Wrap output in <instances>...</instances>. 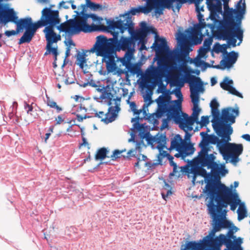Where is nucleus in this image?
<instances>
[{"instance_id": "de8ad7c7", "label": "nucleus", "mask_w": 250, "mask_h": 250, "mask_svg": "<svg viewBox=\"0 0 250 250\" xmlns=\"http://www.w3.org/2000/svg\"><path fill=\"white\" fill-rule=\"evenodd\" d=\"M195 6L196 7V11L197 13H200L201 11H204V6L201 5V3L203 0H194Z\"/></svg>"}, {"instance_id": "f257e3e1", "label": "nucleus", "mask_w": 250, "mask_h": 250, "mask_svg": "<svg viewBox=\"0 0 250 250\" xmlns=\"http://www.w3.org/2000/svg\"><path fill=\"white\" fill-rule=\"evenodd\" d=\"M240 202L237 194L233 193L231 188L223 184L218 186L217 191L209 197L207 205L208 213L213 219V234L222 229L230 227V222L225 219L227 211L223 208L230 205V209L234 211Z\"/></svg>"}, {"instance_id": "f3484780", "label": "nucleus", "mask_w": 250, "mask_h": 250, "mask_svg": "<svg viewBox=\"0 0 250 250\" xmlns=\"http://www.w3.org/2000/svg\"><path fill=\"white\" fill-rule=\"evenodd\" d=\"M221 147L220 153L224 158H230V155L239 156L243 150V146L242 144L230 143L229 142H225L224 145Z\"/></svg>"}, {"instance_id": "a19ab883", "label": "nucleus", "mask_w": 250, "mask_h": 250, "mask_svg": "<svg viewBox=\"0 0 250 250\" xmlns=\"http://www.w3.org/2000/svg\"><path fill=\"white\" fill-rule=\"evenodd\" d=\"M171 1H173L175 3V9L177 10L178 11H179L180 8H181L182 4L187 2V1H189L190 3H194V0H170Z\"/></svg>"}, {"instance_id": "4468645a", "label": "nucleus", "mask_w": 250, "mask_h": 250, "mask_svg": "<svg viewBox=\"0 0 250 250\" xmlns=\"http://www.w3.org/2000/svg\"><path fill=\"white\" fill-rule=\"evenodd\" d=\"M21 20L23 21L24 22H25L23 26V29H25V31L23 36L19 40V44L25 42H30L34 37L36 30L39 28L36 22H32V20L30 17L21 19Z\"/></svg>"}, {"instance_id": "13d9d810", "label": "nucleus", "mask_w": 250, "mask_h": 250, "mask_svg": "<svg viewBox=\"0 0 250 250\" xmlns=\"http://www.w3.org/2000/svg\"><path fill=\"white\" fill-rule=\"evenodd\" d=\"M194 63L196 66H199L202 64H204L205 65H209L208 63L204 62V61H201L200 59H197L195 60Z\"/></svg>"}, {"instance_id": "473e14b6", "label": "nucleus", "mask_w": 250, "mask_h": 250, "mask_svg": "<svg viewBox=\"0 0 250 250\" xmlns=\"http://www.w3.org/2000/svg\"><path fill=\"white\" fill-rule=\"evenodd\" d=\"M152 7L150 4V1H147V5L146 6H140L139 8H132L128 12V13L125 14V15L127 14L129 16V14L132 15H135L138 13L142 12L145 14H147L151 12Z\"/></svg>"}, {"instance_id": "774afa93", "label": "nucleus", "mask_w": 250, "mask_h": 250, "mask_svg": "<svg viewBox=\"0 0 250 250\" xmlns=\"http://www.w3.org/2000/svg\"><path fill=\"white\" fill-rule=\"evenodd\" d=\"M242 137L248 142H250V135L248 134H244Z\"/></svg>"}, {"instance_id": "2f4dec72", "label": "nucleus", "mask_w": 250, "mask_h": 250, "mask_svg": "<svg viewBox=\"0 0 250 250\" xmlns=\"http://www.w3.org/2000/svg\"><path fill=\"white\" fill-rule=\"evenodd\" d=\"M185 141L182 139L180 135H176L171 139V145L169 149H175V150H180Z\"/></svg>"}, {"instance_id": "09e8293b", "label": "nucleus", "mask_w": 250, "mask_h": 250, "mask_svg": "<svg viewBox=\"0 0 250 250\" xmlns=\"http://www.w3.org/2000/svg\"><path fill=\"white\" fill-rule=\"evenodd\" d=\"M84 5L93 10L98 9L101 6L99 4L92 2L90 0H86V4Z\"/></svg>"}, {"instance_id": "ddd939ff", "label": "nucleus", "mask_w": 250, "mask_h": 250, "mask_svg": "<svg viewBox=\"0 0 250 250\" xmlns=\"http://www.w3.org/2000/svg\"><path fill=\"white\" fill-rule=\"evenodd\" d=\"M42 14L41 20L36 22V23L39 28L47 26L43 30L45 35H57L54 31V27L60 22L59 11L45 8L42 10Z\"/></svg>"}, {"instance_id": "4be33fe9", "label": "nucleus", "mask_w": 250, "mask_h": 250, "mask_svg": "<svg viewBox=\"0 0 250 250\" xmlns=\"http://www.w3.org/2000/svg\"><path fill=\"white\" fill-rule=\"evenodd\" d=\"M217 135L221 138V139H219V138L214 135H208L205 138L208 142V144H211L213 145H217V147L218 148L220 153L221 151V146H222L225 142H229L231 140L230 135L231 134H226L219 135L217 133H216Z\"/></svg>"}, {"instance_id": "864d4df0", "label": "nucleus", "mask_w": 250, "mask_h": 250, "mask_svg": "<svg viewBox=\"0 0 250 250\" xmlns=\"http://www.w3.org/2000/svg\"><path fill=\"white\" fill-rule=\"evenodd\" d=\"M209 123V118L207 116H203L201 117L200 124L201 126H206Z\"/></svg>"}, {"instance_id": "e433bc0d", "label": "nucleus", "mask_w": 250, "mask_h": 250, "mask_svg": "<svg viewBox=\"0 0 250 250\" xmlns=\"http://www.w3.org/2000/svg\"><path fill=\"white\" fill-rule=\"evenodd\" d=\"M86 55L84 53L78 52L76 55V64L82 69L84 67V64L86 62Z\"/></svg>"}, {"instance_id": "bf43d9fd", "label": "nucleus", "mask_w": 250, "mask_h": 250, "mask_svg": "<svg viewBox=\"0 0 250 250\" xmlns=\"http://www.w3.org/2000/svg\"><path fill=\"white\" fill-rule=\"evenodd\" d=\"M105 87L104 86V85H98L96 87V91L99 92L100 94H102V93L104 91V90L105 89Z\"/></svg>"}, {"instance_id": "052dcab7", "label": "nucleus", "mask_w": 250, "mask_h": 250, "mask_svg": "<svg viewBox=\"0 0 250 250\" xmlns=\"http://www.w3.org/2000/svg\"><path fill=\"white\" fill-rule=\"evenodd\" d=\"M176 150L178 152V153H176L174 155L175 157H176V158H179L181 157L182 159H184L185 158V157L184 156L183 152H182L181 150Z\"/></svg>"}, {"instance_id": "39448f33", "label": "nucleus", "mask_w": 250, "mask_h": 250, "mask_svg": "<svg viewBox=\"0 0 250 250\" xmlns=\"http://www.w3.org/2000/svg\"><path fill=\"white\" fill-rule=\"evenodd\" d=\"M91 51L96 52V55L102 57V62L105 63L107 73H113L114 74L121 75L123 74V66L119 58L116 56V52L112 47H108L96 39V42Z\"/></svg>"}, {"instance_id": "a18cd8bd", "label": "nucleus", "mask_w": 250, "mask_h": 250, "mask_svg": "<svg viewBox=\"0 0 250 250\" xmlns=\"http://www.w3.org/2000/svg\"><path fill=\"white\" fill-rule=\"evenodd\" d=\"M46 103L48 106L51 108H55L57 110L58 112L62 110V108L59 107L55 102L52 101L49 98H47V99Z\"/></svg>"}, {"instance_id": "6e6552de", "label": "nucleus", "mask_w": 250, "mask_h": 250, "mask_svg": "<svg viewBox=\"0 0 250 250\" xmlns=\"http://www.w3.org/2000/svg\"><path fill=\"white\" fill-rule=\"evenodd\" d=\"M186 80L190 85V98L193 104V112L190 117L187 113L183 112H182V115L181 116L182 120L187 121L190 119L194 121V123L198 120L199 114L201 111V109L198 106L199 102V92L203 91L204 88L202 86V82L199 77L190 74H187Z\"/></svg>"}, {"instance_id": "0eeeda50", "label": "nucleus", "mask_w": 250, "mask_h": 250, "mask_svg": "<svg viewBox=\"0 0 250 250\" xmlns=\"http://www.w3.org/2000/svg\"><path fill=\"white\" fill-rule=\"evenodd\" d=\"M117 28L114 29H107L105 32L110 33L113 35V38L107 39L104 36H97L96 39L101 42L108 47H112L116 52L117 51L121 50L123 51H127L125 55L128 54V56H132L133 52L134 50L135 46V43L132 39L127 37L122 36L120 40H118L119 31Z\"/></svg>"}, {"instance_id": "603ef678", "label": "nucleus", "mask_w": 250, "mask_h": 250, "mask_svg": "<svg viewBox=\"0 0 250 250\" xmlns=\"http://www.w3.org/2000/svg\"><path fill=\"white\" fill-rule=\"evenodd\" d=\"M228 91L231 94L237 96L240 98H243L242 95L238 91H237L236 89L232 86H231L230 87H229V90Z\"/></svg>"}, {"instance_id": "6ab92c4d", "label": "nucleus", "mask_w": 250, "mask_h": 250, "mask_svg": "<svg viewBox=\"0 0 250 250\" xmlns=\"http://www.w3.org/2000/svg\"><path fill=\"white\" fill-rule=\"evenodd\" d=\"M215 156L213 154H210V157L208 159L203 160L199 163H197V165H199L202 167H207L208 169H211V173H210L211 179L214 178L215 179H219V174L220 173V167L219 165L215 162H214Z\"/></svg>"}, {"instance_id": "9d476101", "label": "nucleus", "mask_w": 250, "mask_h": 250, "mask_svg": "<svg viewBox=\"0 0 250 250\" xmlns=\"http://www.w3.org/2000/svg\"><path fill=\"white\" fill-rule=\"evenodd\" d=\"M212 231L213 229L209 235L204 238L202 243H197L195 241L188 242L185 245L181 246V250H220V247L225 239V236L221 234L219 236L214 237L215 233L213 234Z\"/></svg>"}, {"instance_id": "cd10ccee", "label": "nucleus", "mask_w": 250, "mask_h": 250, "mask_svg": "<svg viewBox=\"0 0 250 250\" xmlns=\"http://www.w3.org/2000/svg\"><path fill=\"white\" fill-rule=\"evenodd\" d=\"M113 95L112 93L105 89L99 96V98L100 99L107 100L108 101V104L109 106H111V105L116 106V104H118V106L120 107V99L117 98L116 99H113Z\"/></svg>"}, {"instance_id": "8fccbe9b", "label": "nucleus", "mask_w": 250, "mask_h": 250, "mask_svg": "<svg viewBox=\"0 0 250 250\" xmlns=\"http://www.w3.org/2000/svg\"><path fill=\"white\" fill-rule=\"evenodd\" d=\"M212 39L211 37L208 38V39H205L204 42L203 46L205 48H207L208 50H209L210 48V45L212 44Z\"/></svg>"}, {"instance_id": "9b49d317", "label": "nucleus", "mask_w": 250, "mask_h": 250, "mask_svg": "<svg viewBox=\"0 0 250 250\" xmlns=\"http://www.w3.org/2000/svg\"><path fill=\"white\" fill-rule=\"evenodd\" d=\"M182 170L186 173L188 178H191L193 184L195 183L197 175H201L205 178L207 183L205 192L209 197L217 191V187L216 186L213 180L211 179L210 173H208L206 170L203 167H189L188 165L181 167Z\"/></svg>"}, {"instance_id": "6e6d98bb", "label": "nucleus", "mask_w": 250, "mask_h": 250, "mask_svg": "<svg viewBox=\"0 0 250 250\" xmlns=\"http://www.w3.org/2000/svg\"><path fill=\"white\" fill-rule=\"evenodd\" d=\"M219 104L215 99L212 100L210 104L211 110L218 109Z\"/></svg>"}, {"instance_id": "37998d69", "label": "nucleus", "mask_w": 250, "mask_h": 250, "mask_svg": "<svg viewBox=\"0 0 250 250\" xmlns=\"http://www.w3.org/2000/svg\"><path fill=\"white\" fill-rule=\"evenodd\" d=\"M238 213V219L241 220L244 219L246 216V209L244 207H242L241 205L240 206L239 208L237 210Z\"/></svg>"}, {"instance_id": "a878e982", "label": "nucleus", "mask_w": 250, "mask_h": 250, "mask_svg": "<svg viewBox=\"0 0 250 250\" xmlns=\"http://www.w3.org/2000/svg\"><path fill=\"white\" fill-rule=\"evenodd\" d=\"M0 10V24L5 25L9 21H14L18 19L13 9L8 10Z\"/></svg>"}, {"instance_id": "423d86ee", "label": "nucleus", "mask_w": 250, "mask_h": 250, "mask_svg": "<svg viewBox=\"0 0 250 250\" xmlns=\"http://www.w3.org/2000/svg\"><path fill=\"white\" fill-rule=\"evenodd\" d=\"M228 19L224 20V22L221 25L218 30V35L223 40H227L229 45L233 47L236 45L237 38L239 45L243 38V30L240 27V20L236 21L235 18H232V14L228 13Z\"/></svg>"}, {"instance_id": "58836bf2", "label": "nucleus", "mask_w": 250, "mask_h": 250, "mask_svg": "<svg viewBox=\"0 0 250 250\" xmlns=\"http://www.w3.org/2000/svg\"><path fill=\"white\" fill-rule=\"evenodd\" d=\"M107 150L105 147H102L97 151L95 158L96 160H104L106 157Z\"/></svg>"}, {"instance_id": "a211bd4d", "label": "nucleus", "mask_w": 250, "mask_h": 250, "mask_svg": "<svg viewBox=\"0 0 250 250\" xmlns=\"http://www.w3.org/2000/svg\"><path fill=\"white\" fill-rule=\"evenodd\" d=\"M116 105L109 106L106 113L104 111L96 112L94 117L101 119V121L105 124L113 122L116 120L120 110V107L118 106V104Z\"/></svg>"}, {"instance_id": "c9c22d12", "label": "nucleus", "mask_w": 250, "mask_h": 250, "mask_svg": "<svg viewBox=\"0 0 250 250\" xmlns=\"http://www.w3.org/2000/svg\"><path fill=\"white\" fill-rule=\"evenodd\" d=\"M155 142L157 144V148L158 150L164 149L167 148L166 146L167 138L165 135L161 134L155 138Z\"/></svg>"}, {"instance_id": "4d7b16f0", "label": "nucleus", "mask_w": 250, "mask_h": 250, "mask_svg": "<svg viewBox=\"0 0 250 250\" xmlns=\"http://www.w3.org/2000/svg\"><path fill=\"white\" fill-rule=\"evenodd\" d=\"M139 120H142L141 119V117H139V115H138L135 118H132L131 121L133 124L134 127H137L139 125Z\"/></svg>"}, {"instance_id": "1a4fd4ad", "label": "nucleus", "mask_w": 250, "mask_h": 250, "mask_svg": "<svg viewBox=\"0 0 250 250\" xmlns=\"http://www.w3.org/2000/svg\"><path fill=\"white\" fill-rule=\"evenodd\" d=\"M157 63V67L151 65L146 70L145 79L147 82L158 83L166 74L174 75L178 71L175 62L158 61Z\"/></svg>"}, {"instance_id": "bb28decb", "label": "nucleus", "mask_w": 250, "mask_h": 250, "mask_svg": "<svg viewBox=\"0 0 250 250\" xmlns=\"http://www.w3.org/2000/svg\"><path fill=\"white\" fill-rule=\"evenodd\" d=\"M238 57V53L232 51L227 53L225 59L222 60L220 63L224 66V68H229L236 62Z\"/></svg>"}, {"instance_id": "dca6fc26", "label": "nucleus", "mask_w": 250, "mask_h": 250, "mask_svg": "<svg viewBox=\"0 0 250 250\" xmlns=\"http://www.w3.org/2000/svg\"><path fill=\"white\" fill-rule=\"evenodd\" d=\"M197 17L199 22L194 25L190 33L191 40L195 45L201 43L204 37L201 33V30L206 26L203 15L201 12L197 13Z\"/></svg>"}, {"instance_id": "2eb2a0df", "label": "nucleus", "mask_w": 250, "mask_h": 250, "mask_svg": "<svg viewBox=\"0 0 250 250\" xmlns=\"http://www.w3.org/2000/svg\"><path fill=\"white\" fill-rule=\"evenodd\" d=\"M222 0L224 2V9L225 11L224 20L228 19V13H231L232 14V18H236L237 21L240 20V23L243 15L246 11L245 2H244L242 3V0H239L236 5V9H233L232 8H229V7L228 3L229 0Z\"/></svg>"}, {"instance_id": "3c124183", "label": "nucleus", "mask_w": 250, "mask_h": 250, "mask_svg": "<svg viewBox=\"0 0 250 250\" xmlns=\"http://www.w3.org/2000/svg\"><path fill=\"white\" fill-rule=\"evenodd\" d=\"M208 51L209 50L208 49L204 47H201L198 50V56L200 58L204 57Z\"/></svg>"}, {"instance_id": "c85d7f7f", "label": "nucleus", "mask_w": 250, "mask_h": 250, "mask_svg": "<svg viewBox=\"0 0 250 250\" xmlns=\"http://www.w3.org/2000/svg\"><path fill=\"white\" fill-rule=\"evenodd\" d=\"M206 3L211 13L216 14L222 12L221 0H207Z\"/></svg>"}, {"instance_id": "69168bd1", "label": "nucleus", "mask_w": 250, "mask_h": 250, "mask_svg": "<svg viewBox=\"0 0 250 250\" xmlns=\"http://www.w3.org/2000/svg\"><path fill=\"white\" fill-rule=\"evenodd\" d=\"M25 107L26 108H27V113L30 114L31 115L32 114H31V112L32 111V110H33V107L31 105L26 104V105L25 106Z\"/></svg>"}, {"instance_id": "7ed1b4c3", "label": "nucleus", "mask_w": 250, "mask_h": 250, "mask_svg": "<svg viewBox=\"0 0 250 250\" xmlns=\"http://www.w3.org/2000/svg\"><path fill=\"white\" fill-rule=\"evenodd\" d=\"M83 8L81 12L82 15L78 16L73 20L74 25V31L76 34L80 32L89 33L94 31H105L109 29L111 20H106L105 26L101 23L103 20L102 18L99 17L94 14H86L84 11L85 7V5H82Z\"/></svg>"}, {"instance_id": "ea45409f", "label": "nucleus", "mask_w": 250, "mask_h": 250, "mask_svg": "<svg viewBox=\"0 0 250 250\" xmlns=\"http://www.w3.org/2000/svg\"><path fill=\"white\" fill-rule=\"evenodd\" d=\"M144 104L143 105L144 109H146V112L148 111V106L152 103L151 99V94L149 93H147L143 95Z\"/></svg>"}, {"instance_id": "b1692460", "label": "nucleus", "mask_w": 250, "mask_h": 250, "mask_svg": "<svg viewBox=\"0 0 250 250\" xmlns=\"http://www.w3.org/2000/svg\"><path fill=\"white\" fill-rule=\"evenodd\" d=\"M179 41L181 42V54L177 55V59L179 61H182L184 57L188 55L191 49L189 42L186 40V36L185 34H182L179 37Z\"/></svg>"}, {"instance_id": "5701e85b", "label": "nucleus", "mask_w": 250, "mask_h": 250, "mask_svg": "<svg viewBox=\"0 0 250 250\" xmlns=\"http://www.w3.org/2000/svg\"><path fill=\"white\" fill-rule=\"evenodd\" d=\"M45 38L47 42L46 47L47 51L44 55L52 53L54 55L55 61H56L58 55L57 48L52 47V46L53 43H56L58 41H60L61 37L60 35H45Z\"/></svg>"}, {"instance_id": "49530a36", "label": "nucleus", "mask_w": 250, "mask_h": 250, "mask_svg": "<svg viewBox=\"0 0 250 250\" xmlns=\"http://www.w3.org/2000/svg\"><path fill=\"white\" fill-rule=\"evenodd\" d=\"M159 153L157 157L158 161L159 164H162L163 159L166 157H167L169 154L167 153V151L163 150V149L159 150Z\"/></svg>"}, {"instance_id": "e2e57ef3", "label": "nucleus", "mask_w": 250, "mask_h": 250, "mask_svg": "<svg viewBox=\"0 0 250 250\" xmlns=\"http://www.w3.org/2000/svg\"><path fill=\"white\" fill-rule=\"evenodd\" d=\"M64 83L66 84H70L74 83V81L73 78L70 79V78L68 77L65 79Z\"/></svg>"}, {"instance_id": "aec40b11", "label": "nucleus", "mask_w": 250, "mask_h": 250, "mask_svg": "<svg viewBox=\"0 0 250 250\" xmlns=\"http://www.w3.org/2000/svg\"><path fill=\"white\" fill-rule=\"evenodd\" d=\"M128 54L125 55L121 58H118L117 61H120L123 66H125L126 70H123V74H125L126 78L129 77L128 73L131 75L138 74L140 71V67L136 64H133L131 62L132 56H128L126 57Z\"/></svg>"}, {"instance_id": "79ce46f5", "label": "nucleus", "mask_w": 250, "mask_h": 250, "mask_svg": "<svg viewBox=\"0 0 250 250\" xmlns=\"http://www.w3.org/2000/svg\"><path fill=\"white\" fill-rule=\"evenodd\" d=\"M232 84L233 81L232 80H229L227 78H226L224 82L221 83L220 85L223 89L228 91Z\"/></svg>"}, {"instance_id": "7c9ffc66", "label": "nucleus", "mask_w": 250, "mask_h": 250, "mask_svg": "<svg viewBox=\"0 0 250 250\" xmlns=\"http://www.w3.org/2000/svg\"><path fill=\"white\" fill-rule=\"evenodd\" d=\"M13 22L16 24V30L6 31L5 32V34L7 37L15 35L22 32L23 30V26H24L25 22H24V21L21 20V19L19 20H17L13 21Z\"/></svg>"}, {"instance_id": "c03bdc74", "label": "nucleus", "mask_w": 250, "mask_h": 250, "mask_svg": "<svg viewBox=\"0 0 250 250\" xmlns=\"http://www.w3.org/2000/svg\"><path fill=\"white\" fill-rule=\"evenodd\" d=\"M167 157L169 161L170 165L171 166H173V172L170 173V175L173 176L176 174V172H178V171L177 170L176 164L173 162V159H174L173 157L172 156H171V155H170L169 154L168 155V156Z\"/></svg>"}, {"instance_id": "393cba45", "label": "nucleus", "mask_w": 250, "mask_h": 250, "mask_svg": "<svg viewBox=\"0 0 250 250\" xmlns=\"http://www.w3.org/2000/svg\"><path fill=\"white\" fill-rule=\"evenodd\" d=\"M208 143L206 138L201 143L200 146L201 148V151L198 153V155L194 160V163L197 164L203 160H205L210 157V154L208 155V152L210 150L208 146Z\"/></svg>"}, {"instance_id": "72a5a7b5", "label": "nucleus", "mask_w": 250, "mask_h": 250, "mask_svg": "<svg viewBox=\"0 0 250 250\" xmlns=\"http://www.w3.org/2000/svg\"><path fill=\"white\" fill-rule=\"evenodd\" d=\"M130 108L131 111L133 112L134 115H139L141 113H142V116L141 117V119H143L147 116V114L146 111V109H144V107L143 106L142 108L140 109H137V105L136 103L134 102H132L130 103L129 104Z\"/></svg>"}, {"instance_id": "4c0bfd02", "label": "nucleus", "mask_w": 250, "mask_h": 250, "mask_svg": "<svg viewBox=\"0 0 250 250\" xmlns=\"http://www.w3.org/2000/svg\"><path fill=\"white\" fill-rule=\"evenodd\" d=\"M80 110V111L82 112V113H80L79 112H78L76 114V119L77 120V121L78 122H82L83 121V119L91 118V116H86V112L87 111V109L85 108H84V107L82 108L81 106Z\"/></svg>"}, {"instance_id": "f8f14e48", "label": "nucleus", "mask_w": 250, "mask_h": 250, "mask_svg": "<svg viewBox=\"0 0 250 250\" xmlns=\"http://www.w3.org/2000/svg\"><path fill=\"white\" fill-rule=\"evenodd\" d=\"M114 28H117L121 33H123L127 30L128 33L131 35V37L129 38L132 39L135 44L137 41L141 39L144 36V33L142 31H134V24L131 21V17H129L127 14L123 15L117 21L113 20H111L109 29H113Z\"/></svg>"}, {"instance_id": "c756f323", "label": "nucleus", "mask_w": 250, "mask_h": 250, "mask_svg": "<svg viewBox=\"0 0 250 250\" xmlns=\"http://www.w3.org/2000/svg\"><path fill=\"white\" fill-rule=\"evenodd\" d=\"M57 29L61 32H64L71 34H76L75 31H74L73 20H69L61 23L57 27Z\"/></svg>"}, {"instance_id": "f03ea898", "label": "nucleus", "mask_w": 250, "mask_h": 250, "mask_svg": "<svg viewBox=\"0 0 250 250\" xmlns=\"http://www.w3.org/2000/svg\"><path fill=\"white\" fill-rule=\"evenodd\" d=\"M170 100L171 96L168 94L160 95L158 98L156 100L158 104V108L155 116L159 118L167 113V120L173 119L175 122L179 125V127L185 132V141H190L191 134L189 131L193 129L194 121L190 119L187 121L182 120L180 115L182 112L181 103L179 102L178 100H175L173 102L177 104L178 107L173 105L169 107L168 104Z\"/></svg>"}, {"instance_id": "f704fd0d", "label": "nucleus", "mask_w": 250, "mask_h": 250, "mask_svg": "<svg viewBox=\"0 0 250 250\" xmlns=\"http://www.w3.org/2000/svg\"><path fill=\"white\" fill-rule=\"evenodd\" d=\"M180 150L183 152L184 156L186 158L188 155L193 154L195 151V148L191 144L188 143L185 141Z\"/></svg>"}, {"instance_id": "680f3d73", "label": "nucleus", "mask_w": 250, "mask_h": 250, "mask_svg": "<svg viewBox=\"0 0 250 250\" xmlns=\"http://www.w3.org/2000/svg\"><path fill=\"white\" fill-rule=\"evenodd\" d=\"M166 87L163 83H161L159 85L158 90H160V92L163 93L166 90Z\"/></svg>"}, {"instance_id": "338daca9", "label": "nucleus", "mask_w": 250, "mask_h": 250, "mask_svg": "<svg viewBox=\"0 0 250 250\" xmlns=\"http://www.w3.org/2000/svg\"><path fill=\"white\" fill-rule=\"evenodd\" d=\"M66 2L65 1H62L60 4H59V5H60V7H63V8L64 9H68L69 8V6L68 5H67L66 4Z\"/></svg>"}, {"instance_id": "412c9836", "label": "nucleus", "mask_w": 250, "mask_h": 250, "mask_svg": "<svg viewBox=\"0 0 250 250\" xmlns=\"http://www.w3.org/2000/svg\"><path fill=\"white\" fill-rule=\"evenodd\" d=\"M155 42L153 44L154 50L158 57H164L169 51V47L165 38H160L157 35L155 37Z\"/></svg>"}, {"instance_id": "0e129e2a", "label": "nucleus", "mask_w": 250, "mask_h": 250, "mask_svg": "<svg viewBox=\"0 0 250 250\" xmlns=\"http://www.w3.org/2000/svg\"><path fill=\"white\" fill-rule=\"evenodd\" d=\"M57 121L56 125L61 124L64 121V120L62 119V117L61 115H59L57 118L56 119Z\"/></svg>"}, {"instance_id": "5fc2aeb1", "label": "nucleus", "mask_w": 250, "mask_h": 250, "mask_svg": "<svg viewBox=\"0 0 250 250\" xmlns=\"http://www.w3.org/2000/svg\"><path fill=\"white\" fill-rule=\"evenodd\" d=\"M123 150L120 151L119 150H115L113 154L111 155V158L112 160H114L120 157V155L123 152Z\"/></svg>"}, {"instance_id": "20e7f679", "label": "nucleus", "mask_w": 250, "mask_h": 250, "mask_svg": "<svg viewBox=\"0 0 250 250\" xmlns=\"http://www.w3.org/2000/svg\"><path fill=\"white\" fill-rule=\"evenodd\" d=\"M211 112L213 117L211 122L215 132L219 135L226 133L231 134L233 128L231 125L235 122V118L239 115L238 108H224L221 115L218 109L212 110Z\"/></svg>"}]
</instances>
